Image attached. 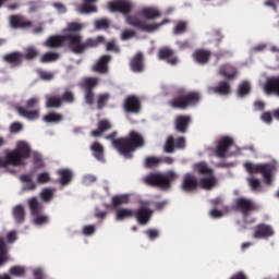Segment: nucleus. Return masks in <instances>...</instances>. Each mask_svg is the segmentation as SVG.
Segmentation results:
<instances>
[{
	"instance_id": "58836bf2",
	"label": "nucleus",
	"mask_w": 279,
	"mask_h": 279,
	"mask_svg": "<svg viewBox=\"0 0 279 279\" xmlns=\"http://www.w3.org/2000/svg\"><path fill=\"white\" fill-rule=\"evenodd\" d=\"M62 119H64L62 113H56V112H50V113L44 116V118H43V120L46 123H60L62 121Z\"/></svg>"
},
{
	"instance_id": "b1692460",
	"label": "nucleus",
	"mask_w": 279,
	"mask_h": 279,
	"mask_svg": "<svg viewBox=\"0 0 279 279\" xmlns=\"http://www.w3.org/2000/svg\"><path fill=\"white\" fill-rule=\"evenodd\" d=\"M140 16L146 21H156V19H160V16H162V13L154 7H146L141 10Z\"/></svg>"
},
{
	"instance_id": "6e6d98bb",
	"label": "nucleus",
	"mask_w": 279,
	"mask_h": 279,
	"mask_svg": "<svg viewBox=\"0 0 279 279\" xmlns=\"http://www.w3.org/2000/svg\"><path fill=\"white\" fill-rule=\"evenodd\" d=\"M51 181V177L48 172H41L37 175L38 184H47V182Z\"/></svg>"
},
{
	"instance_id": "f03ea898",
	"label": "nucleus",
	"mask_w": 279,
	"mask_h": 279,
	"mask_svg": "<svg viewBox=\"0 0 279 279\" xmlns=\"http://www.w3.org/2000/svg\"><path fill=\"white\" fill-rule=\"evenodd\" d=\"M108 8L110 12H120V14H124L128 25L136 27V29H141L142 32H147L148 34H153V32L160 29L162 25H167V23L171 22L165 19L160 23L147 24L145 21L138 19V16L130 15L134 8V4L129 0H118L116 2H109Z\"/></svg>"
},
{
	"instance_id": "9b49d317",
	"label": "nucleus",
	"mask_w": 279,
	"mask_h": 279,
	"mask_svg": "<svg viewBox=\"0 0 279 279\" xmlns=\"http://www.w3.org/2000/svg\"><path fill=\"white\" fill-rule=\"evenodd\" d=\"M123 110L129 114H138L141 112V99L135 95H130L124 99Z\"/></svg>"
},
{
	"instance_id": "c03bdc74",
	"label": "nucleus",
	"mask_w": 279,
	"mask_h": 279,
	"mask_svg": "<svg viewBox=\"0 0 279 279\" xmlns=\"http://www.w3.org/2000/svg\"><path fill=\"white\" fill-rule=\"evenodd\" d=\"M196 169L201 175H213V169H210L205 162H201L196 165Z\"/></svg>"
},
{
	"instance_id": "603ef678",
	"label": "nucleus",
	"mask_w": 279,
	"mask_h": 279,
	"mask_svg": "<svg viewBox=\"0 0 279 279\" xmlns=\"http://www.w3.org/2000/svg\"><path fill=\"white\" fill-rule=\"evenodd\" d=\"M85 104L93 106L95 104V92L85 89Z\"/></svg>"
},
{
	"instance_id": "72a5a7b5",
	"label": "nucleus",
	"mask_w": 279,
	"mask_h": 279,
	"mask_svg": "<svg viewBox=\"0 0 279 279\" xmlns=\"http://www.w3.org/2000/svg\"><path fill=\"white\" fill-rule=\"evenodd\" d=\"M13 219L17 223H23L25 221V207H23V205H16L13 208Z\"/></svg>"
},
{
	"instance_id": "4468645a",
	"label": "nucleus",
	"mask_w": 279,
	"mask_h": 279,
	"mask_svg": "<svg viewBox=\"0 0 279 279\" xmlns=\"http://www.w3.org/2000/svg\"><path fill=\"white\" fill-rule=\"evenodd\" d=\"M9 23L12 29H29V27L34 25L32 21L26 20L25 16L21 14L10 15Z\"/></svg>"
},
{
	"instance_id": "ddd939ff",
	"label": "nucleus",
	"mask_w": 279,
	"mask_h": 279,
	"mask_svg": "<svg viewBox=\"0 0 279 279\" xmlns=\"http://www.w3.org/2000/svg\"><path fill=\"white\" fill-rule=\"evenodd\" d=\"M198 187L199 182L197 181V177L193 173H185L181 182V191H184V193H194Z\"/></svg>"
},
{
	"instance_id": "dca6fc26",
	"label": "nucleus",
	"mask_w": 279,
	"mask_h": 279,
	"mask_svg": "<svg viewBox=\"0 0 279 279\" xmlns=\"http://www.w3.org/2000/svg\"><path fill=\"white\" fill-rule=\"evenodd\" d=\"M193 119L191 116H177L174 119V130L179 134H186L189 132V126L191 125Z\"/></svg>"
},
{
	"instance_id": "3c124183",
	"label": "nucleus",
	"mask_w": 279,
	"mask_h": 279,
	"mask_svg": "<svg viewBox=\"0 0 279 279\" xmlns=\"http://www.w3.org/2000/svg\"><path fill=\"white\" fill-rule=\"evenodd\" d=\"M40 197L43 202H49L50 199H53V191L49 187H46L41 191Z\"/></svg>"
},
{
	"instance_id": "0e129e2a",
	"label": "nucleus",
	"mask_w": 279,
	"mask_h": 279,
	"mask_svg": "<svg viewBox=\"0 0 279 279\" xmlns=\"http://www.w3.org/2000/svg\"><path fill=\"white\" fill-rule=\"evenodd\" d=\"M107 51H114V53H119L121 49H119V46H117L114 41H109L107 43Z\"/></svg>"
},
{
	"instance_id": "6e6552de",
	"label": "nucleus",
	"mask_w": 279,
	"mask_h": 279,
	"mask_svg": "<svg viewBox=\"0 0 279 279\" xmlns=\"http://www.w3.org/2000/svg\"><path fill=\"white\" fill-rule=\"evenodd\" d=\"M235 208L241 213L244 223H254L255 219L247 220V217L252 215L258 207L254 201L245 197H240L235 201Z\"/></svg>"
},
{
	"instance_id": "ea45409f",
	"label": "nucleus",
	"mask_w": 279,
	"mask_h": 279,
	"mask_svg": "<svg viewBox=\"0 0 279 279\" xmlns=\"http://www.w3.org/2000/svg\"><path fill=\"white\" fill-rule=\"evenodd\" d=\"M58 60H60V53L58 52H46L40 58V62L43 64H47L49 62H56Z\"/></svg>"
},
{
	"instance_id": "79ce46f5",
	"label": "nucleus",
	"mask_w": 279,
	"mask_h": 279,
	"mask_svg": "<svg viewBox=\"0 0 279 279\" xmlns=\"http://www.w3.org/2000/svg\"><path fill=\"white\" fill-rule=\"evenodd\" d=\"M161 162V158L150 156L145 158L144 165L146 169H154V167H158Z\"/></svg>"
},
{
	"instance_id": "2f4dec72",
	"label": "nucleus",
	"mask_w": 279,
	"mask_h": 279,
	"mask_svg": "<svg viewBox=\"0 0 279 279\" xmlns=\"http://www.w3.org/2000/svg\"><path fill=\"white\" fill-rule=\"evenodd\" d=\"M8 260H10V256H8V244L3 238H0V267H3Z\"/></svg>"
},
{
	"instance_id": "5fc2aeb1",
	"label": "nucleus",
	"mask_w": 279,
	"mask_h": 279,
	"mask_svg": "<svg viewBox=\"0 0 279 279\" xmlns=\"http://www.w3.org/2000/svg\"><path fill=\"white\" fill-rule=\"evenodd\" d=\"M112 128V124L108 120H100L98 122V130L104 134V132H108Z\"/></svg>"
},
{
	"instance_id": "4c0bfd02",
	"label": "nucleus",
	"mask_w": 279,
	"mask_h": 279,
	"mask_svg": "<svg viewBox=\"0 0 279 279\" xmlns=\"http://www.w3.org/2000/svg\"><path fill=\"white\" fill-rule=\"evenodd\" d=\"M38 49L34 46H29L25 48V51L23 53V60H36L38 58Z\"/></svg>"
},
{
	"instance_id": "49530a36",
	"label": "nucleus",
	"mask_w": 279,
	"mask_h": 279,
	"mask_svg": "<svg viewBox=\"0 0 279 279\" xmlns=\"http://www.w3.org/2000/svg\"><path fill=\"white\" fill-rule=\"evenodd\" d=\"M250 90H251L250 83L243 82L239 85L238 96L245 97V95H250Z\"/></svg>"
},
{
	"instance_id": "423d86ee",
	"label": "nucleus",
	"mask_w": 279,
	"mask_h": 279,
	"mask_svg": "<svg viewBox=\"0 0 279 279\" xmlns=\"http://www.w3.org/2000/svg\"><path fill=\"white\" fill-rule=\"evenodd\" d=\"M180 175L175 171L170 170L166 173L162 172H151L144 177V182L148 186H157L162 191H169L171 189V183L175 182Z\"/></svg>"
},
{
	"instance_id": "2eb2a0df",
	"label": "nucleus",
	"mask_w": 279,
	"mask_h": 279,
	"mask_svg": "<svg viewBox=\"0 0 279 279\" xmlns=\"http://www.w3.org/2000/svg\"><path fill=\"white\" fill-rule=\"evenodd\" d=\"M234 145V140L230 136H223L218 141L216 147V156L218 158H226V154H228V149Z\"/></svg>"
},
{
	"instance_id": "de8ad7c7",
	"label": "nucleus",
	"mask_w": 279,
	"mask_h": 279,
	"mask_svg": "<svg viewBox=\"0 0 279 279\" xmlns=\"http://www.w3.org/2000/svg\"><path fill=\"white\" fill-rule=\"evenodd\" d=\"M9 274L11 276H16L17 278H21L25 276V267L23 266H13L10 268Z\"/></svg>"
},
{
	"instance_id": "f8f14e48",
	"label": "nucleus",
	"mask_w": 279,
	"mask_h": 279,
	"mask_svg": "<svg viewBox=\"0 0 279 279\" xmlns=\"http://www.w3.org/2000/svg\"><path fill=\"white\" fill-rule=\"evenodd\" d=\"M157 56L159 60H165L167 64H170V66H175L178 62H180V59L175 56V50L169 47H161L158 50Z\"/></svg>"
},
{
	"instance_id": "13d9d810",
	"label": "nucleus",
	"mask_w": 279,
	"mask_h": 279,
	"mask_svg": "<svg viewBox=\"0 0 279 279\" xmlns=\"http://www.w3.org/2000/svg\"><path fill=\"white\" fill-rule=\"evenodd\" d=\"M145 234H147L150 241H154L155 239H158V236H160V232H158V230L156 229H148L145 231Z\"/></svg>"
},
{
	"instance_id": "5701e85b",
	"label": "nucleus",
	"mask_w": 279,
	"mask_h": 279,
	"mask_svg": "<svg viewBox=\"0 0 279 279\" xmlns=\"http://www.w3.org/2000/svg\"><path fill=\"white\" fill-rule=\"evenodd\" d=\"M236 68L233 65L227 63L223 65H220L218 70V75H221V77H225L227 82H230V80H234L236 77Z\"/></svg>"
},
{
	"instance_id": "09e8293b",
	"label": "nucleus",
	"mask_w": 279,
	"mask_h": 279,
	"mask_svg": "<svg viewBox=\"0 0 279 279\" xmlns=\"http://www.w3.org/2000/svg\"><path fill=\"white\" fill-rule=\"evenodd\" d=\"M108 99H110V95L101 94L98 96L97 108L98 110H104L106 108V104H108Z\"/></svg>"
},
{
	"instance_id": "a878e982",
	"label": "nucleus",
	"mask_w": 279,
	"mask_h": 279,
	"mask_svg": "<svg viewBox=\"0 0 279 279\" xmlns=\"http://www.w3.org/2000/svg\"><path fill=\"white\" fill-rule=\"evenodd\" d=\"M110 60H112L110 54H104L93 66V71H95V73H108V64L110 63Z\"/></svg>"
},
{
	"instance_id": "c85d7f7f",
	"label": "nucleus",
	"mask_w": 279,
	"mask_h": 279,
	"mask_svg": "<svg viewBox=\"0 0 279 279\" xmlns=\"http://www.w3.org/2000/svg\"><path fill=\"white\" fill-rule=\"evenodd\" d=\"M89 149L94 158H96V160H98L99 162H104L106 160L104 156V151H105L104 145H101L99 142L92 143V145L89 146Z\"/></svg>"
},
{
	"instance_id": "bf43d9fd",
	"label": "nucleus",
	"mask_w": 279,
	"mask_h": 279,
	"mask_svg": "<svg viewBox=\"0 0 279 279\" xmlns=\"http://www.w3.org/2000/svg\"><path fill=\"white\" fill-rule=\"evenodd\" d=\"M39 77L45 82H50V80H53V73L47 71H39Z\"/></svg>"
},
{
	"instance_id": "c756f323",
	"label": "nucleus",
	"mask_w": 279,
	"mask_h": 279,
	"mask_svg": "<svg viewBox=\"0 0 279 279\" xmlns=\"http://www.w3.org/2000/svg\"><path fill=\"white\" fill-rule=\"evenodd\" d=\"M28 208L31 210L32 217L36 215H43V210H45V206H43V204L36 197L28 199Z\"/></svg>"
},
{
	"instance_id": "f257e3e1",
	"label": "nucleus",
	"mask_w": 279,
	"mask_h": 279,
	"mask_svg": "<svg viewBox=\"0 0 279 279\" xmlns=\"http://www.w3.org/2000/svg\"><path fill=\"white\" fill-rule=\"evenodd\" d=\"M106 37L97 36L95 38H87L82 43V37L80 35H53L46 40V47L50 49H59L60 47H69L72 53L76 56H82L86 49H93L99 47L104 44Z\"/></svg>"
},
{
	"instance_id": "e433bc0d",
	"label": "nucleus",
	"mask_w": 279,
	"mask_h": 279,
	"mask_svg": "<svg viewBox=\"0 0 279 279\" xmlns=\"http://www.w3.org/2000/svg\"><path fill=\"white\" fill-rule=\"evenodd\" d=\"M99 85V78L97 77H85L83 80V88L84 90H95Z\"/></svg>"
},
{
	"instance_id": "052dcab7",
	"label": "nucleus",
	"mask_w": 279,
	"mask_h": 279,
	"mask_svg": "<svg viewBox=\"0 0 279 279\" xmlns=\"http://www.w3.org/2000/svg\"><path fill=\"white\" fill-rule=\"evenodd\" d=\"M33 162L35 165V167H43V156H40V154L38 153H34L33 154Z\"/></svg>"
},
{
	"instance_id": "e2e57ef3",
	"label": "nucleus",
	"mask_w": 279,
	"mask_h": 279,
	"mask_svg": "<svg viewBox=\"0 0 279 279\" xmlns=\"http://www.w3.org/2000/svg\"><path fill=\"white\" fill-rule=\"evenodd\" d=\"M36 106H38V98H31L28 100H26V110H29L32 108H36Z\"/></svg>"
},
{
	"instance_id": "0eeeda50",
	"label": "nucleus",
	"mask_w": 279,
	"mask_h": 279,
	"mask_svg": "<svg viewBox=\"0 0 279 279\" xmlns=\"http://www.w3.org/2000/svg\"><path fill=\"white\" fill-rule=\"evenodd\" d=\"M32 156V146L25 141H20L16 144L15 149L8 153V160L12 163V167H23L25 162Z\"/></svg>"
},
{
	"instance_id": "20e7f679",
	"label": "nucleus",
	"mask_w": 279,
	"mask_h": 279,
	"mask_svg": "<svg viewBox=\"0 0 279 279\" xmlns=\"http://www.w3.org/2000/svg\"><path fill=\"white\" fill-rule=\"evenodd\" d=\"M244 168L246 169L247 173H250L251 177L246 179L247 184L254 193H260L262 185H260V179L254 177V173H262L266 184L270 186L271 182H274V171L276 167L271 163H252L246 162L244 163Z\"/></svg>"
},
{
	"instance_id": "6ab92c4d",
	"label": "nucleus",
	"mask_w": 279,
	"mask_h": 279,
	"mask_svg": "<svg viewBox=\"0 0 279 279\" xmlns=\"http://www.w3.org/2000/svg\"><path fill=\"white\" fill-rule=\"evenodd\" d=\"M2 60L7 62V64H10L12 69H16V66L23 64V53L21 51H13L4 54Z\"/></svg>"
},
{
	"instance_id": "7c9ffc66",
	"label": "nucleus",
	"mask_w": 279,
	"mask_h": 279,
	"mask_svg": "<svg viewBox=\"0 0 279 279\" xmlns=\"http://www.w3.org/2000/svg\"><path fill=\"white\" fill-rule=\"evenodd\" d=\"M98 0H83V5L81 7V9H78V11L82 14H93L95 12H97V7L94 5L95 3H97Z\"/></svg>"
},
{
	"instance_id": "bb28decb",
	"label": "nucleus",
	"mask_w": 279,
	"mask_h": 279,
	"mask_svg": "<svg viewBox=\"0 0 279 279\" xmlns=\"http://www.w3.org/2000/svg\"><path fill=\"white\" fill-rule=\"evenodd\" d=\"M57 173L59 175L58 182L61 186H68V184H71V181L73 180V171L71 169H59Z\"/></svg>"
},
{
	"instance_id": "f704fd0d",
	"label": "nucleus",
	"mask_w": 279,
	"mask_h": 279,
	"mask_svg": "<svg viewBox=\"0 0 279 279\" xmlns=\"http://www.w3.org/2000/svg\"><path fill=\"white\" fill-rule=\"evenodd\" d=\"M123 204H130L129 195H116L111 198L112 208H119V206H123Z\"/></svg>"
},
{
	"instance_id": "412c9836",
	"label": "nucleus",
	"mask_w": 279,
	"mask_h": 279,
	"mask_svg": "<svg viewBox=\"0 0 279 279\" xmlns=\"http://www.w3.org/2000/svg\"><path fill=\"white\" fill-rule=\"evenodd\" d=\"M131 71L133 73H143L145 69V57L143 52H137L130 61Z\"/></svg>"
},
{
	"instance_id": "69168bd1",
	"label": "nucleus",
	"mask_w": 279,
	"mask_h": 279,
	"mask_svg": "<svg viewBox=\"0 0 279 279\" xmlns=\"http://www.w3.org/2000/svg\"><path fill=\"white\" fill-rule=\"evenodd\" d=\"M262 121L264 123H271L274 121V118L271 117V112L266 111L260 116Z\"/></svg>"
},
{
	"instance_id": "338daca9",
	"label": "nucleus",
	"mask_w": 279,
	"mask_h": 279,
	"mask_svg": "<svg viewBox=\"0 0 279 279\" xmlns=\"http://www.w3.org/2000/svg\"><path fill=\"white\" fill-rule=\"evenodd\" d=\"M21 130H23V124H21V122H14L13 124H11V132H13L14 134L21 132Z\"/></svg>"
},
{
	"instance_id": "4be33fe9",
	"label": "nucleus",
	"mask_w": 279,
	"mask_h": 279,
	"mask_svg": "<svg viewBox=\"0 0 279 279\" xmlns=\"http://www.w3.org/2000/svg\"><path fill=\"white\" fill-rule=\"evenodd\" d=\"M208 92L214 93V95H221L222 97H226L232 93V87L228 81H221L216 87H209Z\"/></svg>"
},
{
	"instance_id": "7ed1b4c3",
	"label": "nucleus",
	"mask_w": 279,
	"mask_h": 279,
	"mask_svg": "<svg viewBox=\"0 0 279 279\" xmlns=\"http://www.w3.org/2000/svg\"><path fill=\"white\" fill-rule=\"evenodd\" d=\"M105 138L111 141L112 147H114L120 156L126 159L133 158L136 149L145 147V137L136 131H130L128 136L119 138H117V132H112L106 135Z\"/></svg>"
},
{
	"instance_id": "864d4df0",
	"label": "nucleus",
	"mask_w": 279,
	"mask_h": 279,
	"mask_svg": "<svg viewBox=\"0 0 279 279\" xmlns=\"http://www.w3.org/2000/svg\"><path fill=\"white\" fill-rule=\"evenodd\" d=\"M186 25L187 23L184 21L178 22L173 28V34H184L186 32Z\"/></svg>"
},
{
	"instance_id": "a18cd8bd",
	"label": "nucleus",
	"mask_w": 279,
	"mask_h": 279,
	"mask_svg": "<svg viewBox=\"0 0 279 279\" xmlns=\"http://www.w3.org/2000/svg\"><path fill=\"white\" fill-rule=\"evenodd\" d=\"M33 217V223H35V226H45V223H49V216L38 214Z\"/></svg>"
},
{
	"instance_id": "a211bd4d",
	"label": "nucleus",
	"mask_w": 279,
	"mask_h": 279,
	"mask_svg": "<svg viewBox=\"0 0 279 279\" xmlns=\"http://www.w3.org/2000/svg\"><path fill=\"white\" fill-rule=\"evenodd\" d=\"M274 228L269 225L259 223L255 227L254 239H269V236H274Z\"/></svg>"
},
{
	"instance_id": "473e14b6",
	"label": "nucleus",
	"mask_w": 279,
	"mask_h": 279,
	"mask_svg": "<svg viewBox=\"0 0 279 279\" xmlns=\"http://www.w3.org/2000/svg\"><path fill=\"white\" fill-rule=\"evenodd\" d=\"M216 185L217 178H215V174H209L206 178L201 179V186L202 189H205V191H210Z\"/></svg>"
},
{
	"instance_id": "8fccbe9b",
	"label": "nucleus",
	"mask_w": 279,
	"mask_h": 279,
	"mask_svg": "<svg viewBox=\"0 0 279 279\" xmlns=\"http://www.w3.org/2000/svg\"><path fill=\"white\" fill-rule=\"evenodd\" d=\"M94 25L96 29H108V27H110V20L109 19L96 20Z\"/></svg>"
},
{
	"instance_id": "39448f33",
	"label": "nucleus",
	"mask_w": 279,
	"mask_h": 279,
	"mask_svg": "<svg viewBox=\"0 0 279 279\" xmlns=\"http://www.w3.org/2000/svg\"><path fill=\"white\" fill-rule=\"evenodd\" d=\"M202 101V94L199 92H186L181 88L177 92V96L169 100L168 105L173 110H189V108H195Z\"/></svg>"
},
{
	"instance_id": "9d476101",
	"label": "nucleus",
	"mask_w": 279,
	"mask_h": 279,
	"mask_svg": "<svg viewBox=\"0 0 279 279\" xmlns=\"http://www.w3.org/2000/svg\"><path fill=\"white\" fill-rule=\"evenodd\" d=\"M184 147H186V138L181 136L175 140L173 135H170L166 141V144L163 146V151L166 154H173L175 149H184Z\"/></svg>"
},
{
	"instance_id": "774afa93",
	"label": "nucleus",
	"mask_w": 279,
	"mask_h": 279,
	"mask_svg": "<svg viewBox=\"0 0 279 279\" xmlns=\"http://www.w3.org/2000/svg\"><path fill=\"white\" fill-rule=\"evenodd\" d=\"M33 276L35 279H45V274L43 272V269H40V268H36L33 271Z\"/></svg>"
},
{
	"instance_id": "c9c22d12",
	"label": "nucleus",
	"mask_w": 279,
	"mask_h": 279,
	"mask_svg": "<svg viewBox=\"0 0 279 279\" xmlns=\"http://www.w3.org/2000/svg\"><path fill=\"white\" fill-rule=\"evenodd\" d=\"M134 217V210L129 208H121L116 213V220L123 221L124 219H130Z\"/></svg>"
},
{
	"instance_id": "aec40b11",
	"label": "nucleus",
	"mask_w": 279,
	"mask_h": 279,
	"mask_svg": "<svg viewBox=\"0 0 279 279\" xmlns=\"http://www.w3.org/2000/svg\"><path fill=\"white\" fill-rule=\"evenodd\" d=\"M264 92L266 95H276L279 97V75L267 78L264 84Z\"/></svg>"
},
{
	"instance_id": "1a4fd4ad",
	"label": "nucleus",
	"mask_w": 279,
	"mask_h": 279,
	"mask_svg": "<svg viewBox=\"0 0 279 279\" xmlns=\"http://www.w3.org/2000/svg\"><path fill=\"white\" fill-rule=\"evenodd\" d=\"M145 206H149V203H142V206L136 211H134L133 217H135L140 226H147V223H149V221L151 220V216L154 215V210Z\"/></svg>"
},
{
	"instance_id": "37998d69",
	"label": "nucleus",
	"mask_w": 279,
	"mask_h": 279,
	"mask_svg": "<svg viewBox=\"0 0 279 279\" xmlns=\"http://www.w3.org/2000/svg\"><path fill=\"white\" fill-rule=\"evenodd\" d=\"M61 104H74L75 102V94L73 92L65 89L64 93L60 97Z\"/></svg>"
},
{
	"instance_id": "cd10ccee",
	"label": "nucleus",
	"mask_w": 279,
	"mask_h": 279,
	"mask_svg": "<svg viewBox=\"0 0 279 279\" xmlns=\"http://www.w3.org/2000/svg\"><path fill=\"white\" fill-rule=\"evenodd\" d=\"M82 29H84V24H81L77 22H70L68 23V26L65 28V32H66L65 36H80L81 43H84L82 34H80Z\"/></svg>"
},
{
	"instance_id": "a19ab883",
	"label": "nucleus",
	"mask_w": 279,
	"mask_h": 279,
	"mask_svg": "<svg viewBox=\"0 0 279 279\" xmlns=\"http://www.w3.org/2000/svg\"><path fill=\"white\" fill-rule=\"evenodd\" d=\"M46 108H62V99L59 96H50L46 99Z\"/></svg>"
},
{
	"instance_id": "4d7b16f0",
	"label": "nucleus",
	"mask_w": 279,
	"mask_h": 279,
	"mask_svg": "<svg viewBox=\"0 0 279 279\" xmlns=\"http://www.w3.org/2000/svg\"><path fill=\"white\" fill-rule=\"evenodd\" d=\"M136 36V32L125 29L121 33V40H130V38H134Z\"/></svg>"
},
{
	"instance_id": "f3484780",
	"label": "nucleus",
	"mask_w": 279,
	"mask_h": 279,
	"mask_svg": "<svg viewBox=\"0 0 279 279\" xmlns=\"http://www.w3.org/2000/svg\"><path fill=\"white\" fill-rule=\"evenodd\" d=\"M210 56H213L210 50L201 48L193 52L192 58L196 64L204 66L210 62Z\"/></svg>"
},
{
	"instance_id": "393cba45",
	"label": "nucleus",
	"mask_w": 279,
	"mask_h": 279,
	"mask_svg": "<svg viewBox=\"0 0 279 279\" xmlns=\"http://www.w3.org/2000/svg\"><path fill=\"white\" fill-rule=\"evenodd\" d=\"M16 111L20 114V117H23L24 119H27V121H36L40 119V110H27L25 107H16Z\"/></svg>"
},
{
	"instance_id": "680f3d73",
	"label": "nucleus",
	"mask_w": 279,
	"mask_h": 279,
	"mask_svg": "<svg viewBox=\"0 0 279 279\" xmlns=\"http://www.w3.org/2000/svg\"><path fill=\"white\" fill-rule=\"evenodd\" d=\"M83 234L85 236H90L92 234H95V225H88L83 228Z\"/></svg>"
}]
</instances>
